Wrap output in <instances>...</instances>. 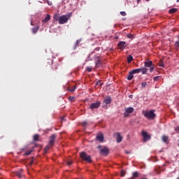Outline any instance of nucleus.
Wrapping results in <instances>:
<instances>
[{"label":"nucleus","mask_w":179,"mask_h":179,"mask_svg":"<svg viewBox=\"0 0 179 179\" xmlns=\"http://www.w3.org/2000/svg\"><path fill=\"white\" fill-rule=\"evenodd\" d=\"M71 17V13L67 15H62L59 16V14H55L53 15V20L59 23V24H64L69 22L70 18Z\"/></svg>","instance_id":"obj_1"},{"label":"nucleus","mask_w":179,"mask_h":179,"mask_svg":"<svg viewBox=\"0 0 179 179\" xmlns=\"http://www.w3.org/2000/svg\"><path fill=\"white\" fill-rule=\"evenodd\" d=\"M155 110H143L142 111V115H143V117L147 118L148 120H153L155 118H156V114L155 113Z\"/></svg>","instance_id":"obj_2"},{"label":"nucleus","mask_w":179,"mask_h":179,"mask_svg":"<svg viewBox=\"0 0 179 179\" xmlns=\"http://www.w3.org/2000/svg\"><path fill=\"white\" fill-rule=\"evenodd\" d=\"M79 157L81 159H83L84 162L90 164L92 163V157L87 155V152H82L79 153Z\"/></svg>","instance_id":"obj_3"},{"label":"nucleus","mask_w":179,"mask_h":179,"mask_svg":"<svg viewBox=\"0 0 179 179\" xmlns=\"http://www.w3.org/2000/svg\"><path fill=\"white\" fill-rule=\"evenodd\" d=\"M98 149H99V154L103 157H107L108 155V148L107 147H102V145H98Z\"/></svg>","instance_id":"obj_4"},{"label":"nucleus","mask_w":179,"mask_h":179,"mask_svg":"<svg viewBox=\"0 0 179 179\" xmlns=\"http://www.w3.org/2000/svg\"><path fill=\"white\" fill-rule=\"evenodd\" d=\"M93 59L94 60V64L96 66V68L102 67V62L99 59V56L95 55Z\"/></svg>","instance_id":"obj_5"},{"label":"nucleus","mask_w":179,"mask_h":179,"mask_svg":"<svg viewBox=\"0 0 179 179\" xmlns=\"http://www.w3.org/2000/svg\"><path fill=\"white\" fill-rule=\"evenodd\" d=\"M99 106H101V102L96 101V102H93L91 104H90L89 108L91 110H94L96 108H99Z\"/></svg>","instance_id":"obj_6"},{"label":"nucleus","mask_w":179,"mask_h":179,"mask_svg":"<svg viewBox=\"0 0 179 179\" xmlns=\"http://www.w3.org/2000/svg\"><path fill=\"white\" fill-rule=\"evenodd\" d=\"M56 139V134H52L50 136L48 144L50 146H53L55 145V140Z\"/></svg>","instance_id":"obj_7"},{"label":"nucleus","mask_w":179,"mask_h":179,"mask_svg":"<svg viewBox=\"0 0 179 179\" xmlns=\"http://www.w3.org/2000/svg\"><path fill=\"white\" fill-rule=\"evenodd\" d=\"M142 137L143 138V142H147L151 138V136L148 135L147 131H142Z\"/></svg>","instance_id":"obj_8"},{"label":"nucleus","mask_w":179,"mask_h":179,"mask_svg":"<svg viewBox=\"0 0 179 179\" xmlns=\"http://www.w3.org/2000/svg\"><path fill=\"white\" fill-rule=\"evenodd\" d=\"M125 42L124 41H120L117 43V49L120 50H123L125 48Z\"/></svg>","instance_id":"obj_9"},{"label":"nucleus","mask_w":179,"mask_h":179,"mask_svg":"<svg viewBox=\"0 0 179 179\" xmlns=\"http://www.w3.org/2000/svg\"><path fill=\"white\" fill-rule=\"evenodd\" d=\"M134 109L131 107L127 108L125 109V113H124V117H128V114L132 113Z\"/></svg>","instance_id":"obj_10"},{"label":"nucleus","mask_w":179,"mask_h":179,"mask_svg":"<svg viewBox=\"0 0 179 179\" xmlns=\"http://www.w3.org/2000/svg\"><path fill=\"white\" fill-rule=\"evenodd\" d=\"M115 135L116 136V142L117 143L122 141V136H120V134H119V132L115 133Z\"/></svg>","instance_id":"obj_11"},{"label":"nucleus","mask_w":179,"mask_h":179,"mask_svg":"<svg viewBox=\"0 0 179 179\" xmlns=\"http://www.w3.org/2000/svg\"><path fill=\"white\" fill-rule=\"evenodd\" d=\"M96 141H98L102 143L103 141V134H99L96 135Z\"/></svg>","instance_id":"obj_12"},{"label":"nucleus","mask_w":179,"mask_h":179,"mask_svg":"<svg viewBox=\"0 0 179 179\" xmlns=\"http://www.w3.org/2000/svg\"><path fill=\"white\" fill-rule=\"evenodd\" d=\"M15 176H16V177L18 178H22V169H20L19 171L15 172Z\"/></svg>","instance_id":"obj_13"},{"label":"nucleus","mask_w":179,"mask_h":179,"mask_svg":"<svg viewBox=\"0 0 179 179\" xmlns=\"http://www.w3.org/2000/svg\"><path fill=\"white\" fill-rule=\"evenodd\" d=\"M143 66L147 68L153 67V66H153V62H151V61L145 62H144Z\"/></svg>","instance_id":"obj_14"},{"label":"nucleus","mask_w":179,"mask_h":179,"mask_svg":"<svg viewBox=\"0 0 179 179\" xmlns=\"http://www.w3.org/2000/svg\"><path fill=\"white\" fill-rule=\"evenodd\" d=\"M134 70H139V71H141L142 74H146L147 72L148 71V69L147 68H145V67H142L141 69H136Z\"/></svg>","instance_id":"obj_15"},{"label":"nucleus","mask_w":179,"mask_h":179,"mask_svg":"<svg viewBox=\"0 0 179 179\" xmlns=\"http://www.w3.org/2000/svg\"><path fill=\"white\" fill-rule=\"evenodd\" d=\"M103 103H105V104H110L111 103V97L108 96L105 98V99H103Z\"/></svg>","instance_id":"obj_16"},{"label":"nucleus","mask_w":179,"mask_h":179,"mask_svg":"<svg viewBox=\"0 0 179 179\" xmlns=\"http://www.w3.org/2000/svg\"><path fill=\"white\" fill-rule=\"evenodd\" d=\"M38 30H39V26H36V27L31 28V33L33 34H36L38 33Z\"/></svg>","instance_id":"obj_17"},{"label":"nucleus","mask_w":179,"mask_h":179,"mask_svg":"<svg viewBox=\"0 0 179 179\" xmlns=\"http://www.w3.org/2000/svg\"><path fill=\"white\" fill-rule=\"evenodd\" d=\"M141 73V70L139 69H133V71L129 72V74H136V73Z\"/></svg>","instance_id":"obj_18"},{"label":"nucleus","mask_w":179,"mask_h":179,"mask_svg":"<svg viewBox=\"0 0 179 179\" xmlns=\"http://www.w3.org/2000/svg\"><path fill=\"white\" fill-rule=\"evenodd\" d=\"M50 20V15L47 14V15H45V18H44V20H42V23H47V22H48Z\"/></svg>","instance_id":"obj_19"},{"label":"nucleus","mask_w":179,"mask_h":179,"mask_svg":"<svg viewBox=\"0 0 179 179\" xmlns=\"http://www.w3.org/2000/svg\"><path fill=\"white\" fill-rule=\"evenodd\" d=\"M133 61V57L131 55H129L127 57V63L130 64Z\"/></svg>","instance_id":"obj_20"},{"label":"nucleus","mask_w":179,"mask_h":179,"mask_svg":"<svg viewBox=\"0 0 179 179\" xmlns=\"http://www.w3.org/2000/svg\"><path fill=\"white\" fill-rule=\"evenodd\" d=\"M177 12H178V9H176V8H171V9L169 10V13H170V14L176 13Z\"/></svg>","instance_id":"obj_21"},{"label":"nucleus","mask_w":179,"mask_h":179,"mask_svg":"<svg viewBox=\"0 0 179 179\" xmlns=\"http://www.w3.org/2000/svg\"><path fill=\"white\" fill-rule=\"evenodd\" d=\"M162 141L164 143H166V141H169V136H166L165 135L162 136Z\"/></svg>","instance_id":"obj_22"},{"label":"nucleus","mask_w":179,"mask_h":179,"mask_svg":"<svg viewBox=\"0 0 179 179\" xmlns=\"http://www.w3.org/2000/svg\"><path fill=\"white\" fill-rule=\"evenodd\" d=\"M134 73H129V76H127V80H131L133 79V77Z\"/></svg>","instance_id":"obj_23"},{"label":"nucleus","mask_w":179,"mask_h":179,"mask_svg":"<svg viewBox=\"0 0 179 179\" xmlns=\"http://www.w3.org/2000/svg\"><path fill=\"white\" fill-rule=\"evenodd\" d=\"M85 71H87V72L90 73L93 71V67L91 66H87L85 68Z\"/></svg>","instance_id":"obj_24"},{"label":"nucleus","mask_w":179,"mask_h":179,"mask_svg":"<svg viewBox=\"0 0 179 179\" xmlns=\"http://www.w3.org/2000/svg\"><path fill=\"white\" fill-rule=\"evenodd\" d=\"M39 139V135L35 134V136H33V141H38Z\"/></svg>","instance_id":"obj_25"},{"label":"nucleus","mask_w":179,"mask_h":179,"mask_svg":"<svg viewBox=\"0 0 179 179\" xmlns=\"http://www.w3.org/2000/svg\"><path fill=\"white\" fill-rule=\"evenodd\" d=\"M80 41H81V39L76 40V42H75V47L73 48V49H74V50L76 49V48L78 47V45H79Z\"/></svg>","instance_id":"obj_26"},{"label":"nucleus","mask_w":179,"mask_h":179,"mask_svg":"<svg viewBox=\"0 0 179 179\" xmlns=\"http://www.w3.org/2000/svg\"><path fill=\"white\" fill-rule=\"evenodd\" d=\"M127 38H129V39L133 40L134 38V34H127Z\"/></svg>","instance_id":"obj_27"},{"label":"nucleus","mask_w":179,"mask_h":179,"mask_svg":"<svg viewBox=\"0 0 179 179\" xmlns=\"http://www.w3.org/2000/svg\"><path fill=\"white\" fill-rule=\"evenodd\" d=\"M138 176H139V173L138 171L133 172V174H132L133 178H138Z\"/></svg>","instance_id":"obj_28"},{"label":"nucleus","mask_w":179,"mask_h":179,"mask_svg":"<svg viewBox=\"0 0 179 179\" xmlns=\"http://www.w3.org/2000/svg\"><path fill=\"white\" fill-rule=\"evenodd\" d=\"M141 86L142 88L147 87L148 86L147 82H142V83L141 84Z\"/></svg>","instance_id":"obj_29"},{"label":"nucleus","mask_w":179,"mask_h":179,"mask_svg":"<svg viewBox=\"0 0 179 179\" xmlns=\"http://www.w3.org/2000/svg\"><path fill=\"white\" fill-rule=\"evenodd\" d=\"M101 50V48L98 47V48H94V50H93V52H92V54H94L97 52H99V50Z\"/></svg>","instance_id":"obj_30"},{"label":"nucleus","mask_w":179,"mask_h":179,"mask_svg":"<svg viewBox=\"0 0 179 179\" xmlns=\"http://www.w3.org/2000/svg\"><path fill=\"white\" fill-rule=\"evenodd\" d=\"M159 66L164 67V60H159Z\"/></svg>","instance_id":"obj_31"},{"label":"nucleus","mask_w":179,"mask_h":179,"mask_svg":"<svg viewBox=\"0 0 179 179\" xmlns=\"http://www.w3.org/2000/svg\"><path fill=\"white\" fill-rule=\"evenodd\" d=\"M174 48H176V50H179V41L174 43Z\"/></svg>","instance_id":"obj_32"},{"label":"nucleus","mask_w":179,"mask_h":179,"mask_svg":"<svg viewBox=\"0 0 179 179\" xmlns=\"http://www.w3.org/2000/svg\"><path fill=\"white\" fill-rule=\"evenodd\" d=\"M75 89H76L75 87H69L68 90L70 92H75Z\"/></svg>","instance_id":"obj_33"},{"label":"nucleus","mask_w":179,"mask_h":179,"mask_svg":"<svg viewBox=\"0 0 179 179\" xmlns=\"http://www.w3.org/2000/svg\"><path fill=\"white\" fill-rule=\"evenodd\" d=\"M52 69H53V71L57 70V64H53Z\"/></svg>","instance_id":"obj_34"},{"label":"nucleus","mask_w":179,"mask_h":179,"mask_svg":"<svg viewBox=\"0 0 179 179\" xmlns=\"http://www.w3.org/2000/svg\"><path fill=\"white\" fill-rule=\"evenodd\" d=\"M103 83L100 80L96 81V86H102Z\"/></svg>","instance_id":"obj_35"},{"label":"nucleus","mask_w":179,"mask_h":179,"mask_svg":"<svg viewBox=\"0 0 179 179\" xmlns=\"http://www.w3.org/2000/svg\"><path fill=\"white\" fill-rule=\"evenodd\" d=\"M31 152H33V150H30L29 152H27L24 154V156H29L31 154Z\"/></svg>","instance_id":"obj_36"},{"label":"nucleus","mask_w":179,"mask_h":179,"mask_svg":"<svg viewBox=\"0 0 179 179\" xmlns=\"http://www.w3.org/2000/svg\"><path fill=\"white\" fill-rule=\"evenodd\" d=\"M159 79H160V76H156L155 78H153V80L157 82L159 81Z\"/></svg>","instance_id":"obj_37"},{"label":"nucleus","mask_w":179,"mask_h":179,"mask_svg":"<svg viewBox=\"0 0 179 179\" xmlns=\"http://www.w3.org/2000/svg\"><path fill=\"white\" fill-rule=\"evenodd\" d=\"M125 176V172L124 171H120V177Z\"/></svg>","instance_id":"obj_38"},{"label":"nucleus","mask_w":179,"mask_h":179,"mask_svg":"<svg viewBox=\"0 0 179 179\" xmlns=\"http://www.w3.org/2000/svg\"><path fill=\"white\" fill-rule=\"evenodd\" d=\"M48 150H50V145H47V146H45V148H44V150L45 152L48 151Z\"/></svg>","instance_id":"obj_39"},{"label":"nucleus","mask_w":179,"mask_h":179,"mask_svg":"<svg viewBox=\"0 0 179 179\" xmlns=\"http://www.w3.org/2000/svg\"><path fill=\"white\" fill-rule=\"evenodd\" d=\"M120 15H122V16H126V15H127V13H126L124 11H122V12H120Z\"/></svg>","instance_id":"obj_40"},{"label":"nucleus","mask_w":179,"mask_h":179,"mask_svg":"<svg viewBox=\"0 0 179 179\" xmlns=\"http://www.w3.org/2000/svg\"><path fill=\"white\" fill-rule=\"evenodd\" d=\"M71 164H72V162L70 159L67 160V165L68 166H71Z\"/></svg>","instance_id":"obj_41"},{"label":"nucleus","mask_w":179,"mask_h":179,"mask_svg":"<svg viewBox=\"0 0 179 179\" xmlns=\"http://www.w3.org/2000/svg\"><path fill=\"white\" fill-rule=\"evenodd\" d=\"M87 124V122L86 121L83 122V127H85Z\"/></svg>","instance_id":"obj_42"},{"label":"nucleus","mask_w":179,"mask_h":179,"mask_svg":"<svg viewBox=\"0 0 179 179\" xmlns=\"http://www.w3.org/2000/svg\"><path fill=\"white\" fill-rule=\"evenodd\" d=\"M154 70H155V67H150V73L153 72Z\"/></svg>","instance_id":"obj_43"},{"label":"nucleus","mask_w":179,"mask_h":179,"mask_svg":"<svg viewBox=\"0 0 179 179\" xmlns=\"http://www.w3.org/2000/svg\"><path fill=\"white\" fill-rule=\"evenodd\" d=\"M174 131H176L178 134H179V127L174 129Z\"/></svg>","instance_id":"obj_44"},{"label":"nucleus","mask_w":179,"mask_h":179,"mask_svg":"<svg viewBox=\"0 0 179 179\" xmlns=\"http://www.w3.org/2000/svg\"><path fill=\"white\" fill-rule=\"evenodd\" d=\"M93 59H90V56H88V59H87V62H88V61H92Z\"/></svg>","instance_id":"obj_45"},{"label":"nucleus","mask_w":179,"mask_h":179,"mask_svg":"<svg viewBox=\"0 0 179 179\" xmlns=\"http://www.w3.org/2000/svg\"><path fill=\"white\" fill-rule=\"evenodd\" d=\"M129 97L130 99H133V95H130V96H129Z\"/></svg>","instance_id":"obj_46"},{"label":"nucleus","mask_w":179,"mask_h":179,"mask_svg":"<svg viewBox=\"0 0 179 179\" xmlns=\"http://www.w3.org/2000/svg\"><path fill=\"white\" fill-rule=\"evenodd\" d=\"M33 164V160H31V162H30V165Z\"/></svg>","instance_id":"obj_47"},{"label":"nucleus","mask_w":179,"mask_h":179,"mask_svg":"<svg viewBox=\"0 0 179 179\" xmlns=\"http://www.w3.org/2000/svg\"><path fill=\"white\" fill-rule=\"evenodd\" d=\"M125 153H126V154H129V152H125Z\"/></svg>","instance_id":"obj_48"},{"label":"nucleus","mask_w":179,"mask_h":179,"mask_svg":"<svg viewBox=\"0 0 179 179\" xmlns=\"http://www.w3.org/2000/svg\"><path fill=\"white\" fill-rule=\"evenodd\" d=\"M145 1H150V0H145Z\"/></svg>","instance_id":"obj_49"},{"label":"nucleus","mask_w":179,"mask_h":179,"mask_svg":"<svg viewBox=\"0 0 179 179\" xmlns=\"http://www.w3.org/2000/svg\"><path fill=\"white\" fill-rule=\"evenodd\" d=\"M178 147H179V143H178Z\"/></svg>","instance_id":"obj_50"},{"label":"nucleus","mask_w":179,"mask_h":179,"mask_svg":"<svg viewBox=\"0 0 179 179\" xmlns=\"http://www.w3.org/2000/svg\"><path fill=\"white\" fill-rule=\"evenodd\" d=\"M31 25L33 26V24L31 23Z\"/></svg>","instance_id":"obj_51"},{"label":"nucleus","mask_w":179,"mask_h":179,"mask_svg":"<svg viewBox=\"0 0 179 179\" xmlns=\"http://www.w3.org/2000/svg\"><path fill=\"white\" fill-rule=\"evenodd\" d=\"M178 40H179V36L178 37Z\"/></svg>","instance_id":"obj_52"},{"label":"nucleus","mask_w":179,"mask_h":179,"mask_svg":"<svg viewBox=\"0 0 179 179\" xmlns=\"http://www.w3.org/2000/svg\"><path fill=\"white\" fill-rule=\"evenodd\" d=\"M141 179H147V178H141Z\"/></svg>","instance_id":"obj_53"},{"label":"nucleus","mask_w":179,"mask_h":179,"mask_svg":"<svg viewBox=\"0 0 179 179\" xmlns=\"http://www.w3.org/2000/svg\"><path fill=\"white\" fill-rule=\"evenodd\" d=\"M176 179H179V177L178 178H176Z\"/></svg>","instance_id":"obj_54"},{"label":"nucleus","mask_w":179,"mask_h":179,"mask_svg":"<svg viewBox=\"0 0 179 179\" xmlns=\"http://www.w3.org/2000/svg\"><path fill=\"white\" fill-rule=\"evenodd\" d=\"M178 2H179V0H178Z\"/></svg>","instance_id":"obj_55"},{"label":"nucleus","mask_w":179,"mask_h":179,"mask_svg":"<svg viewBox=\"0 0 179 179\" xmlns=\"http://www.w3.org/2000/svg\"><path fill=\"white\" fill-rule=\"evenodd\" d=\"M178 141H179V140H178Z\"/></svg>","instance_id":"obj_56"}]
</instances>
